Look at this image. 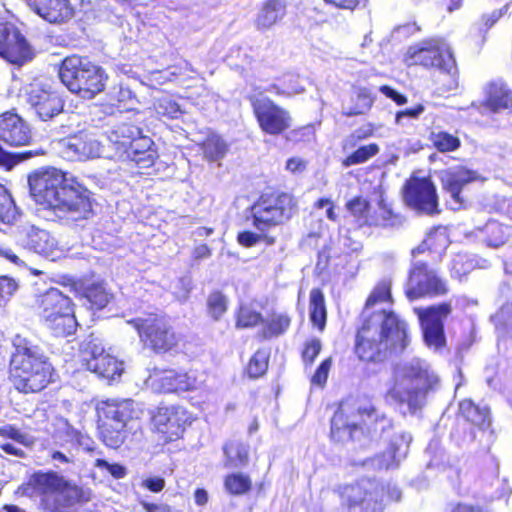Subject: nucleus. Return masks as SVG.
I'll list each match as a JSON object with an SVG mask.
<instances>
[{
    "label": "nucleus",
    "instance_id": "f257e3e1",
    "mask_svg": "<svg viewBox=\"0 0 512 512\" xmlns=\"http://www.w3.org/2000/svg\"><path fill=\"white\" fill-rule=\"evenodd\" d=\"M34 201L61 219L87 220L93 216V192L79 179L54 167L40 168L28 176Z\"/></svg>",
    "mask_w": 512,
    "mask_h": 512
},
{
    "label": "nucleus",
    "instance_id": "f03ea898",
    "mask_svg": "<svg viewBox=\"0 0 512 512\" xmlns=\"http://www.w3.org/2000/svg\"><path fill=\"white\" fill-rule=\"evenodd\" d=\"M410 344L409 326L393 310L380 309L361 315L353 353L366 365H381L402 354Z\"/></svg>",
    "mask_w": 512,
    "mask_h": 512
},
{
    "label": "nucleus",
    "instance_id": "7ed1b4c3",
    "mask_svg": "<svg viewBox=\"0 0 512 512\" xmlns=\"http://www.w3.org/2000/svg\"><path fill=\"white\" fill-rule=\"evenodd\" d=\"M392 426V420L372 399L346 398L339 402L331 418L330 437L338 443H360Z\"/></svg>",
    "mask_w": 512,
    "mask_h": 512
},
{
    "label": "nucleus",
    "instance_id": "20e7f679",
    "mask_svg": "<svg viewBox=\"0 0 512 512\" xmlns=\"http://www.w3.org/2000/svg\"><path fill=\"white\" fill-rule=\"evenodd\" d=\"M9 358L8 379L19 393L38 394L57 381V372L41 347L31 339L16 335Z\"/></svg>",
    "mask_w": 512,
    "mask_h": 512
},
{
    "label": "nucleus",
    "instance_id": "39448f33",
    "mask_svg": "<svg viewBox=\"0 0 512 512\" xmlns=\"http://www.w3.org/2000/svg\"><path fill=\"white\" fill-rule=\"evenodd\" d=\"M28 498H39L45 512H63V508L84 504L91 500V492L64 479L55 471H35L16 491Z\"/></svg>",
    "mask_w": 512,
    "mask_h": 512
},
{
    "label": "nucleus",
    "instance_id": "423d86ee",
    "mask_svg": "<svg viewBox=\"0 0 512 512\" xmlns=\"http://www.w3.org/2000/svg\"><path fill=\"white\" fill-rule=\"evenodd\" d=\"M299 213L298 197L279 185H267L247 207L246 220L257 231H270L290 222Z\"/></svg>",
    "mask_w": 512,
    "mask_h": 512
},
{
    "label": "nucleus",
    "instance_id": "0eeeda50",
    "mask_svg": "<svg viewBox=\"0 0 512 512\" xmlns=\"http://www.w3.org/2000/svg\"><path fill=\"white\" fill-rule=\"evenodd\" d=\"M128 324L136 331L142 348L152 354L177 353L184 344V335L164 313L148 312Z\"/></svg>",
    "mask_w": 512,
    "mask_h": 512
},
{
    "label": "nucleus",
    "instance_id": "6e6552de",
    "mask_svg": "<svg viewBox=\"0 0 512 512\" xmlns=\"http://www.w3.org/2000/svg\"><path fill=\"white\" fill-rule=\"evenodd\" d=\"M98 433L112 449L121 447L129 434V424L141 419L142 410L131 399H106L95 406Z\"/></svg>",
    "mask_w": 512,
    "mask_h": 512
},
{
    "label": "nucleus",
    "instance_id": "1a4fd4ad",
    "mask_svg": "<svg viewBox=\"0 0 512 512\" xmlns=\"http://www.w3.org/2000/svg\"><path fill=\"white\" fill-rule=\"evenodd\" d=\"M59 77L67 89L83 99H93L103 92L108 75L103 67L87 56L69 55L60 65Z\"/></svg>",
    "mask_w": 512,
    "mask_h": 512
},
{
    "label": "nucleus",
    "instance_id": "9d476101",
    "mask_svg": "<svg viewBox=\"0 0 512 512\" xmlns=\"http://www.w3.org/2000/svg\"><path fill=\"white\" fill-rule=\"evenodd\" d=\"M33 309L55 336L65 337L76 332L78 322L73 300L57 288H49L36 296Z\"/></svg>",
    "mask_w": 512,
    "mask_h": 512
},
{
    "label": "nucleus",
    "instance_id": "9b49d317",
    "mask_svg": "<svg viewBox=\"0 0 512 512\" xmlns=\"http://www.w3.org/2000/svg\"><path fill=\"white\" fill-rule=\"evenodd\" d=\"M194 420L184 405L160 403L150 413V430L160 445H168L182 439Z\"/></svg>",
    "mask_w": 512,
    "mask_h": 512
},
{
    "label": "nucleus",
    "instance_id": "f8f14e48",
    "mask_svg": "<svg viewBox=\"0 0 512 512\" xmlns=\"http://www.w3.org/2000/svg\"><path fill=\"white\" fill-rule=\"evenodd\" d=\"M259 129L265 135L280 136L291 129L293 117L288 109L257 90L247 96Z\"/></svg>",
    "mask_w": 512,
    "mask_h": 512
},
{
    "label": "nucleus",
    "instance_id": "ddd939ff",
    "mask_svg": "<svg viewBox=\"0 0 512 512\" xmlns=\"http://www.w3.org/2000/svg\"><path fill=\"white\" fill-rule=\"evenodd\" d=\"M448 292L447 281L437 271L424 261L412 262L404 285V294L409 301L443 297Z\"/></svg>",
    "mask_w": 512,
    "mask_h": 512
},
{
    "label": "nucleus",
    "instance_id": "4468645a",
    "mask_svg": "<svg viewBox=\"0 0 512 512\" xmlns=\"http://www.w3.org/2000/svg\"><path fill=\"white\" fill-rule=\"evenodd\" d=\"M404 62L408 66L438 68L448 73H454L457 69L451 49L435 39L410 45L404 54Z\"/></svg>",
    "mask_w": 512,
    "mask_h": 512
},
{
    "label": "nucleus",
    "instance_id": "2eb2a0df",
    "mask_svg": "<svg viewBox=\"0 0 512 512\" xmlns=\"http://www.w3.org/2000/svg\"><path fill=\"white\" fill-rule=\"evenodd\" d=\"M341 504L349 512H382L384 510L383 489L369 479L341 485L337 488Z\"/></svg>",
    "mask_w": 512,
    "mask_h": 512
},
{
    "label": "nucleus",
    "instance_id": "dca6fc26",
    "mask_svg": "<svg viewBox=\"0 0 512 512\" xmlns=\"http://www.w3.org/2000/svg\"><path fill=\"white\" fill-rule=\"evenodd\" d=\"M451 302L443 301L425 307H414L425 344L434 349L446 345L444 321L452 314Z\"/></svg>",
    "mask_w": 512,
    "mask_h": 512
},
{
    "label": "nucleus",
    "instance_id": "f3484780",
    "mask_svg": "<svg viewBox=\"0 0 512 512\" xmlns=\"http://www.w3.org/2000/svg\"><path fill=\"white\" fill-rule=\"evenodd\" d=\"M36 56L34 47L12 23L0 21V57L17 67L31 62Z\"/></svg>",
    "mask_w": 512,
    "mask_h": 512
},
{
    "label": "nucleus",
    "instance_id": "a211bd4d",
    "mask_svg": "<svg viewBox=\"0 0 512 512\" xmlns=\"http://www.w3.org/2000/svg\"><path fill=\"white\" fill-rule=\"evenodd\" d=\"M405 203L416 211L435 215L440 212L437 189L429 177L412 176L403 186Z\"/></svg>",
    "mask_w": 512,
    "mask_h": 512
},
{
    "label": "nucleus",
    "instance_id": "6ab92c4d",
    "mask_svg": "<svg viewBox=\"0 0 512 512\" xmlns=\"http://www.w3.org/2000/svg\"><path fill=\"white\" fill-rule=\"evenodd\" d=\"M26 101L37 117L49 121L63 112L65 102L60 93L49 84L29 85Z\"/></svg>",
    "mask_w": 512,
    "mask_h": 512
},
{
    "label": "nucleus",
    "instance_id": "aec40b11",
    "mask_svg": "<svg viewBox=\"0 0 512 512\" xmlns=\"http://www.w3.org/2000/svg\"><path fill=\"white\" fill-rule=\"evenodd\" d=\"M458 433H462L464 439L474 441L477 431H484L489 428L490 410L480 407L470 399H463L459 403L457 412Z\"/></svg>",
    "mask_w": 512,
    "mask_h": 512
},
{
    "label": "nucleus",
    "instance_id": "412c9836",
    "mask_svg": "<svg viewBox=\"0 0 512 512\" xmlns=\"http://www.w3.org/2000/svg\"><path fill=\"white\" fill-rule=\"evenodd\" d=\"M473 106L482 115L512 110V88L502 79L489 81L484 88V99Z\"/></svg>",
    "mask_w": 512,
    "mask_h": 512
},
{
    "label": "nucleus",
    "instance_id": "4be33fe9",
    "mask_svg": "<svg viewBox=\"0 0 512 512\" xmlns=\"http://www.w3.org/2000/svg\"><path fill=\"white\" fill-rule=\"evenodd\" d=\"M157 389L165 394L195 391L199 386L196 370L164 369L157 374Z\"/></svg>",
    "mask_w": 512,
    "mask_h": 512
},
{
    "label": "nucleus",
    "instance_id": "5701e85b",
    "mask_svg": "<svg viewBox=\"0 0 512 512\" xmlns=\"http://www.w3.org/2000/svg\"><path fill=\"white\" fill-rule=\"evenodd\" d=\"M439 179L443 191L450 194L452 200L459 207H463L467 202L463 192L470 183L477 179V175L475 171L463 165H458L443 170Z\"/></svg>",
    "mask_w": 512,
    "mask_h": 512
},
{
    "label": "nucleus",
    "instance_id": "b1692460",
    "mask_svg": "<svg viewBox=\"0 0 512 512\" xmlns=\"http://www.w3.org/2000/svg\"><path fill=\"white\" fill-rule=\"evenodd\" d=\"M82 365L86 370L95 373L108 382L119 379L123 373V363L116 357L103 351L95 353L87 348L81 351Z\"/></svg>",
    "mask_w": 512,
    "mask_h": 512
},
{
    "label": "nucleus",
    "instance_id": "393cba45",
    "mask_svg": "<svg viewBox=\"0 0 512 512\" xmlns=\"http://www.w3.org/2000/svg\"><path fill=\"white\" fill-rule=\"evenodd\" d=\"M0 140L10 147L27 146L32 142L29 125L15 112L0 114Z\"/></svg>",
    "mask_w": 512,
    "mask_h": 512
},
{
    "label": "nucleus",
    "instance_id": "a878e982",
    "mask_svg": "<svg viewBox=\"0 0 512 512\" xmlns=\"http://www.w3.org/2000/svg\"><path fill=\"white\" fill-rule=\"evenodd\" d=\"M100 143L91 134L80 131L62 142V153L70 161H86L100 155Z\"/></svg>",
    "mask_w": 512,
    "mask_h": 512
},
{
    "label": "nucleus",
    "instance_id": "bb28decb",
    "mask_svg": "<svg viewBox=\"0 0 512 512\" xmlns=\"http://www.w3.org/2000/svg\"><path fill=\"white\" fill-rule=\"evenodd\" d=\"M286 0H264L260 3L253 20L255 29L267 32L280 24L287 15Z\"/></svg>",
    "mask_w": 512,
    "mask_h": 512
},
{
    "label": "nucleus",
    "instance_id": "cd10ccee",
    "mask_svg": "<svg viewBox=\"0 0 512 512\" xmlns=\"http://www.w3.org/2000/svg\"><path fill=\"white\" fill-rule=\"evenodd\" d=\"M30 8L49 23L61 24L73 16L68 0H26Z\"/></svg>",
    "mask_w": 512,
    "mask_h": 512
},
{
    "label": "nucleus",
    "instance_id": "c85d7f7f",
    "mask_svg": "<svg viewBox=\"0 0 512 512\" xmlns=\"http://www.w3.org/2000/svg\"><path fill=\"white\" fill-rule=\"evenodd\" d=\"M292 317L286 312L271 311L267 318H262L261 328L256 337L259 341H269L286 334L291 327Z\"/></svg>",
    "mask_w": 512,
    "mask_h": 512
},
{
    "label": "nucleus",
    "instance_id": "c756f323",
    "mask_svg": "<svg viewBox=\"0 0 512 512\" xmlns=\"http://www.w3.org/2000/svg\"><path fill=\"white\" fill-rule=\"evenodd\" d=\"M110 140L116 146V149L128 152L139 142H149L146 137H141V129L132 122H122L115 126L110 133Z\"/></svg>",
    "mask_w": 512,
    "mask_h": 512
},
{
    "label": "nucleus",
    "instance_id": "7c9ffc66",
    "mask_svg": "<svg viewBox=\"0 0 512 512\" xmlns=\"http://www.w3.org/2000/svg\"><path fill=\"white\" fill-rule=\"evenodd\" d=\"M345 209L353 218L357 229L370 228L377 224L370 201L362 195H356L349 199L345 203Z\"/></svg>",
    "mask_w": 512,
    "mask_h": 512
},
{
    "label": "nucleus",
    "instance_id": "2f4dec72",
    "mask_svg": "<svg viewBox=\"0 0 512 512\" xmlns=\"http://www.w3.org/2000/svg\"><path fill=\"white\" fill-rule=\"evenodd\" d=\"M449 244L448 234L443 227L432 228L424 238V240L414 249L411 254L416 257L421 254L430 253L442 256Z\"/></svg>",
    "mask_w": 512,
    "mask_h": 512
},
{
    "label": "nucleus",
    "instance_id": "473e14b6",
    "mask_svg": "<svg viewBox=\"0 0 512 512\" xmlns=\"http://www.w3.org/2000/svg\"><path fill=\"white\" fill-rule=\"evenodd\" d=\"M409 442L402 434L395 435L389 442L385 451L381 454L384 459L380 464L385 469L397 467L399 461L405 458L408 453Z\"/></svg>",
    "mask_w": 512,
    "mask_h": 512
},
{
    "label": "nucleus",
    "instance_id": "72a5a7b5",
    "mask_svg": "<svg viewBox=\"0 0 512 512\" xmlns=\"http://www.w3.org/2000/svg\"><path fill=\"white\" fill-rule=\"evenodd\" d=\"M225 466L228 468L244 467L249 462V447L238 441L229 440L223 445Z\"/></svg>",
    "mask_w": 512,
    "mask_h": 512
},
{
    "label": "nucleus",
    "instance_id": "f704fd0d",
    "mask_svg": "<svg viewBox=\"0 0 512 512\" xmlns=\"http://www.w3.org/2000/svg\"><path fill=\"white\" fill-rule=\"evenodd\" d=\"M310 321L319 331H323L326 326L327 310L325 297L320 288H313L310 291Z\"/></svg>",
    "mask_w": 512,
    "mask_h": 512
},
{
    "label": "nucleus",
    "instance_id": "c9c22d12",
    "mask_svg": "<svg viewBox=\"0 0 512 512\" xmlns=\"http://www.w3.org/2000/svg\"><path fill=\"white\" fill-rule=\"evenodd\" d=\"M223 486L228 495L243 496L252 491L253 482L246 473L232 472L224 476Z\"/></svg>",
    "mask_w": 512,
    "mask_h": 512
},
{
    "label": "nucleus",
    "instance_id": "e433bc0d",
    "mask_svg": "<svg viewBox=\"0 0 512 512\" xmlns=\"http://www.w3.org/2000/svg\"><path fill=\"white\" fill-rule=\"evenodd\" d=\"M394 298L392 295V280L383 278L376 282L365 300L364 307L372 308L379 304L392 305Z\"/></svg>",
    "mask_w": 512,
    "mask_h": 512
},
{
    "label": "nucleus",
    "instance_id": "4c0bfd02",
    "mask_svg": "<svg viewBox=\"0 0 512 512\" xmlns=\"http://www.w3.org/2000/svg\"><path fill=\"white\" fill-rule=\"evenodd\" d=\"M269 362L270 350L267 348H259L250 357L244 372L250 379H259L267 373Z\"/></svg>",
    "mask_w": 512,
    "mask_h": 512
},
{
    "label": "nucleus",
    "instance_id": "58836bf2",
    "mask_svg": "<svg viewBox=\"0 0 512 512\" xmlns=\"http://www.w3.org/2000/svg\"><path fill=\"white\" fill-rule=\"evenodd\" d=\"M137 100L129 87L118 85L108 94V104L118 112L134 109Z\"/></svg>",
    "mask_w": 512,
    "mask_h": 512
},
{
    "label": "nucleus",
    "instance_id": "ea45409f",
    "mask_svg": "<svg viewBox=\"0 0 512 512\" xmlns=\"http://www.w3.org/2000/svg\"><path fill=\"white\" fill-rule=\"evenodd\" d=\"M25 246L35 253L48 255L53 251L54 242L47 231L33 227L27 233Z\"/></svg>",
    "mask_w": 512,
    "mask_h": 512
},
{
    "label": "nucleus",
    "instance_id": "a19ab883",
    "mask_svg": "<svg viewBox=\"0 0 512 512\" xmlns=\"http://www.w3.org/2000/svg\"><path fill=\"white\" fill-rule=\"evenodd\" d=\"M375 97L367 88H359L355 93V105L341 112L344 117L361 116L368 113L373 107Z\"/></svg>",
    "mask_w": 512,
    "mask_h": 512
},
{
    "label": "nucleus",
    "instance_id": "79ce46f5",
    "mask_svg": "<svg viewBox=\"0 0 512 512\" xmlns=\"http://www.w3.org/2000/svg\"><path fill=\"white\" fill-rule=\"evenodd\" d=\"M428 138L432 146L440 153L454 152L461 147L460 138L447 131H432Z\"/></svg>",
    "mask_w": 512,
    "mask_h": 512
},
{
    "label": "nucleus",
    "instance_id": "37998d69",
    "mask_svg": "<svg viewBox=\"0 0 512 512\" xmlns=\"http://www.w3.org/2000/svg\"><path fill=\"white\" fill-rule=\"evenodd\" d=\"M83 297L89 302L90 309L102 310L110 301L111 295L100 283H92L83 290Z\"/></svg>",
    "mask_w": 512,
    "mask_h": 512
},
{
    "label": "nucleus",
    "instance_id": "c03bdc74",
    "mask_svg": "<svg viewBox=\"0 0 512 512\" xmlns=\"http://www.w3.org/2000/svg\"><path fill=\"white\" fill-rule=\"evenodd\" d=\"M379 151L380 147L377 143H369L359 146L356 150L342 159L341 165L347 168L350 166L363 164L376 156Z\"/></svg>",
    "mask_w": 512,
    "mask_h": 512
},
{
    "label": "nucleus",
    "instance_id": "a18cd8bd",
    "mask_svg": "<svg viewBox=\"0 0 512 512\" xmlns=\"http://www.w3.org/2000/svg\"><path fill=\"white\" fill-rule=\"evenodd\" d=\"M151 142H144L143 146L147 148L141 150L140 143L132 147L128 152L127 156L136 163L139 168H149L154 165L156 160V151L150 147Z\"/></svg>",
    "mask_w": 512,
    "mask_h": 512
},
{
    "label": "nucleus",
    "instance_id": "49530a36",
    "mask_svg": "<svg viewBox=\"0 0 512 512\" xmlns=\"http://www.w3.org/2000/svg\"><path fill=\"white\" fill-rule=\"evenodd\" d=\"M262 314L247 306H240L235 312V327L237 329H250L262 322Z\"/></svg>",
    "mask_w": 512,
    "mask_h": 512
},
{
    "label": "nucleus",
    "instance_id": "de8ad7c7",
    "mask_svg": "<svg viewBox=\"0 0 512 512\" xmlns=\"http://www.w3.org/2000/svg\"><path fill=\"white\" fill-rule=\"evenodd\" d=\"M17 209L8 189L0 184V222L11 224L17 218Z\"/></svg>",
    "mask_w": 512,
    "mask_h": 512
},
{
    "label": "nucleus",
    "instance_id": "09e8293b",
    "mask_svg": "<svg viewBox=\"0 0 512 512\" xmlns=\"http://www.w3.org/2000/svg\"><path fill=\"white\" fill-rule=\"evenodd\" d=\"M269 231H251L244 230L237 234V242L245 247L250 248L258 244L259 242H264L266 245H273L276 242V238L268 234Z\"/></svg>",
    "mask_w": 512,
    "mask_h": 512
},
{
    "label": "nucleus",
    "instance_id": "8fccbe9b",
    "mask_svg": "<svg viewBox=\"0 0 512 512\" xmlns=\"http://www.w3.org/2000/svg\"><path fill=\"white\" fill-rule=\"evenodd\" d=\"M322 341L318 337L306 339L300 350V357L305 368H310L322 351Z\"/></svg>",
    "mask_w": 512,
    "mask_h": 512
},
{
    "label": "nucleus",
    "instance_id": "3c124183",
    "mask_svg": "<svg viewBox=\"0 0 512 512\" xmlns=\"http://www.w3.org/2000/svg\"><path fill=\"white\" fill-rule=\"evenodd\" d=\"M202 149L206 159L216 161L227 152V144L221 137L212 135L203 141Z\"/></svg>",
    "mask_w": 512,
    "mask_h": 512
},
{
    "label": "nucleus",
    "instance_id": "603ef678",
    "mask_svg": "<svg viewBox=\"0 0 512 512\" xmlns=\"http://www.w3.org/2000/svg\"><path fill=\"white\" fill-rule=\"evenodd\" d=\"M207 313L213 320H219L228 310V300L219 290L212 291L207 298Z\"/></svg>",
    "mask_w": 512,
    "mask_h": 512
},
{
    "label": "nucleus",
    "instance_id": "864d4df0",
    "mask_svg": "<svg viewBox=\"0 0 512 512\" xmlns=\"http://www.w3.org/2000/svg\"><path fill=\"white\" fill-rule=\"evenodd\" d=\"M378 207L380 214L375 213V222L377 224L373 225V227H392L400 222V215L394 211L392 205L385 199L378 201Z\"/></svg>",
    "mask_w": 512,
    "mask_h": 512
},
{
    "label": "nucleus",
    "instance_id": "5fc2aeb1",
    "mask_svg": "<svg viewBox=\"0 0 512 512\" xmlns=\"http://www.w3.org/2000/svg\"><path fill=\"white\" fill-rule=\"evenodd\" d=\"M376 132L375 124L368 122L364 125L360 126L352 133L348 135V137L342 142V148H353L360 141H364L372 136H374Z\"/></svg>",
    "mask_w": 512,
    "mask_h": 512
},
{
    "label": "nucleus",
    "instance_id": "6e6d98bb",
    "mask_svg": "<svg viewBox=\"0 0 512 512\" xmlns=\"http://www.w3.org/2000/svg\"><path fill=\"white\" fill-rule=\"evenodd\" d=\"M159 114L169 119H177L183 114L180 104L171 96H162L156 102Z\"/></svg>",
    "mask_w": 512,
    "mask_h": 512
},
{
    "label": "nucleus",
    "instance_id": "4d7b16f0",
    "mask_svg": "<svg viewBox=\"0 0 512 512\" xmlns=\"http://www.w3.org/2000/svg\"><path fill=\"white\" fill-rule=\"evenodd\" d=\"M268 91L278 97H290L294 94L300 93L303 89L297 85V81L293 76H289L287 79H283L279 84L273 83L269 85Z\"/></svg>",
    "mask_w": 512,
    "mask_h": 512
},
{
    "label": "nucleus",
    "instance_id": "13d9d810",
    "mask_svg": "<svg viewBox=\"0 0 512 512\" xmlns=\"http://www.w3.org/2000/svg\"><path fill=\"white\" fill-rule=\"evenodd\" d=\"M333 366V358L328 356L324 358L310 377L312 386L323 388L327 384L329 373Z\"/></svg>",
    "mask_w": 512,
    "mask_h": 512
},
{
    "label": "nucleus",
    "instance_id": "bf43d9fd",
    "mask_svg": "<svg viewBox=\"0 0 512 512\" xmlns=\"http://www.w3.org/2000/svg\"><path fill=\"white\" fill-rule=\"evenodd\" d=\"M0 437L11 439L25 447L32 445V440L15 425L7 424L0 427Z\"/></svg>",
    "mask_w": 512,
    "mask_h": 512
},
{
    "label": "nucleus",
    "instance_id": "052dcab7",
    "mask_svg": "<svg viewBox=\"0 0 512 512\" xmlns=\"http://www.w3.org/2000/svg\"><path fill=\"white\" fill-rule=\"evenodd\" d=\"M431 387V385L422 388L417 387V389L412 392L408 398L403 400V405H407L411 413H415L420 410L424 405L426 394Z\"/></svg>",
    "mask_w": 512,
    "mask_h": 512
},
{
    "label": "nucleus",
    "instance_id": "680f3d73",
    "mask_svg": "<svg viewBox=\"0 0 512 512\" xmlns=\"http://www.w3.org/2000/svg\"><path fill=\"white\" fill-rule=\"evenodd\" d=\"M417 388H408L403 386L401 383L394 382L388 389L386 395L392 399L395 403L403 405V400L408 398L409 395L414 392Z\"/></svg>",
    "mask_w": 512,
    "mask_h": 512
},
{
    "label": "nucleus",
    "instance_id": "e2e57ef3",
    "mask_svg": "<svg viewBox=\"0 0 512 512\" xmlns=\"http://www.w3.org/2000/svg\"><path fill=\"white\" fill-rule=\"evenodd\" d=\"M323 2L338 10L354 12L363 7L367 0H323Z\"/></svg>",
    "mask_w": 512,
    "mask_h": 512
},
{
    "label": "nucleus",
    "instance_id": "0e129e2a",
    "mask_svg": "<svg viewBox=\"0 0 512 512\" xmlns=\"http://www.w3.org/2000/svg\"><path fill=\"white\" fill-rule=\"evenodd\" d=\"M94 466L100 469L107 470L114 478L121 479L126 475V468L118 463H109L104 459H96Z\"/></svg>",
    "mask_w": 512,
    "mask_h": 512
},
{
    "label": "nucleus",
    "instance_id": "69168bd1",
    "mask_svg": "<svg viewBox=\"0 0 512 512\" xmlns=\"http://www.w3.org/2000/svg\"><path fill=\"white\" fill-rule=\"evenodd\" d=\"M165 485V479L160 476L148 477L141 482V487L153 493H160L165 488Z\"/></svg>",
    "mask_w": 512,
    "mask_h": 512
},
{
    "label": "nucleus",
    "instance_id": "338daca9",
    "mask_svg": "<svg viewBox=\"0 0 512 512\" xmlns=\"http://www.w3.org/2000/svg\"><path fill=\"white\" fill-rule=\"evenodd\" d=\"M308 162L299 157H291L286 160L285 169L291 174H299L307 169Z\"/></svg>",
    "mask_w": 512,
    "mask_h": 512
},
{
    "label": "nucleus",
    "instance_id": "774afa93",
    "mask_svg": "<svg viewBox=\"0 0 512 512\" xmlns=\"http://www.w3.org/2000/svg\"><path fill=\"white\" fill-rule=\"evenodd\" d=\"M380 92L383 93L386 97L393 100L397 105H404L407 102V97L389 85H382L379 88Z\"/></svg>",
    "mask_w": 512,
    "mask_h": 512
}]
</instances>
